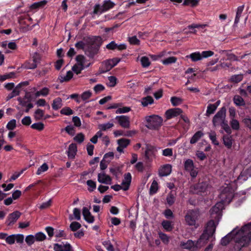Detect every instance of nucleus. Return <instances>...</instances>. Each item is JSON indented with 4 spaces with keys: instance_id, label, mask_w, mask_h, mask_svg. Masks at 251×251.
Here are the masks:
<instances>
[{
    "instance_id": "obj_26",
    "label": "nucleus",
    "mask_w": 251,
    "mask_h": 251,
    "mask_svg": "<svg viewBox=\"0 0 251 251\" xmlns=\"http://www.w3.org/2000/svg\"><path fill=\"white\" fill-rule=\"evenodd\" d=\"M244 5H242L238 7L236 10V16L234 20V24H237L239 22L240 17H241L242 14L244 9Z\"/></svg>"
},
{
    "instance_id": "obj_5",
    "label": "nucleus",
    "mask_w": 251,
    "mask_h": 251,
    "mask_svg": "<svg viewBox=\"0 0 251 251\" xmlns=\"http://www.w3.org/2000/svg\"><path fill=\"white\" fill-rule=\"evenodd\" d=\"M96 38L90 39L89 44L85 50V54L90 58H93L98 53L100 44L96 43Z\"/></svg>"
},
{
    "instance_id": "obj_43",
    "label": "nucleus",
    "mask_w": 251,
    "mask_h": 251,
    "mask_svg": "<svg viewBox=\"0 0 251 251\" xmlns=\"http://www.w3.org/2000/svg\"><path fill=\"white\" fill-rule=\"evenodd\" d=\"M45 126L41 122L34 123L31 126V128L38 131H42L44 129Z\"/></svg>"
},
{
    "instance_id": "obj_39",
    "label": "nucleus",
    "mask_w": 251,
    "mask_h": 251,
    "mask_svg": "<svg viewBox=\"0 0 251 251\" xmlns=\"http://www.w3.org/2000/svg\"><path fill=\"white\" fill-rule=\"evenodd\" d=\"M20 94V90L17 88L15 87L12 91V92L10 93L6 97V100L8 101L13 98L18 96Z\"/></svg>"
},
{
    "instance_id": "obj_10",
    "label": "nucleus",
    "mask_w": 251,
    "mask_h": 251,
    "mask_svg": "<svg viewBox=\"0 0 251 251\" xmlns=\"http://www.w3.org/2000/svg\"><path fill=\"white\" fill-rule=\"evenodd\" d=\"M182 110L179 108H174L167 110L165 112V116L167 120L180 115L182 113Z\"/></svg>"
},
{
    "instance_id": "obj_23",
    "label": "nucleus",
    "mask_w": 251,
    "mask_h": 251,
    "mask_svg": "<svg viewBox=\"0 0 251 251\" xmlns=\"http://www.w3.org/2000/svg\"><path fill=\"white\" fill-rule=\"evenodd\" d=\"M161 225L163 228L167 232L171 231L174 228L172 222L168 220H163L162 222Z\"/></svg>"
},
{
    "instance_id": "obj_44",
    "label": "nucleus",
    "mask_w": 251,
    "mask_h": 251,
    "mask_svg": "<svg viewBox=\"0 0 251 251\" xmlns=\"http://www.w3.org/2000/svg\"><path fill=\"white\" fill-rule=\"evenodd\" d=\"M171 102L173 106H176L182 103V99L178 97H173L171 98Z\"/></svg>"
},
{
    "instance_id": "obj_31",
    "label": "nucleus",
    "mask_w": 251,
    "mask_h": 251,
    "mask_svg": "<svg viewBox=\"0 0 251 251\" xmlns=\"http://www.w3.org/2000/svg\"><path fill=\"white\" fill-rule=\"evenodd\" d=\"M234 103L237 106H244L245 102L243 98L239 95H236L233 98Z\"/></svg>"
},
{
    "instance_id": "obj_46",
    "label": "nucleus",
    "mask_w": 251,
    "mask_h": 251,
    "mask_svg": "<svg viewBox=\"0 0 251 251\" xmlns=\"http://www.w3.org/2000/svg\"><path fill=\"white\" fill-rule=\"evenodd\" d=\"M176 60L177 59L176 57L172 56L162 60V63L165 65H167L175 63L176 61Z\"/></svg>"
},
{
    "instance_id": "obj_63",
    "label": "nucleus",
    "mask_w": 251,
    "mask_h": 251,
    "mask_svg": "<svg viewBox=\"0 0 251 251\" xmlns=\"http://www.w3.org/2000/svg\"><path fill=\"white\" fill-rule=\"evenodd\" d=\"M48 168V165L45 163L38 169L36 174L39 175L41 174L42 172H44L47 171Z\"/></svg>"
},
{
    "instance_id": "obj_29",
    "label": "nucleus",
    "mask_w": 251,
    "mask_h": 251,
    "mask_svg": "<svg viewBox=\"0 0 251 251\" xmlns=\"http://www.w3.org/2000/svg\"><path fill=\"white\" fill-rule=\"evenodd\" d=\"M195 167L193 161L191 159H186L184 162V170L189 172Z\"/></svg>"
},
{
    "instance_id": "obj_6",
    "label": "nucleus",
    "mask_w": 251,
    "mask_h": 251,
    "mask_svg": "<svg viewBox=\"0 0 251 251\" xmlns=\"http://www.w3.org/2000/svg\"><path fill=\"white\" fill-rule=\"evenodd\" d=\"M200 213L198 210H189L185 216V220L187 224L190 226H195L196 221Z\"/></svg>"
},
{
    "instance_id": "obj_24",
    "label": "nucleus",
    "mask_w": 251,
    "mask_h": 251,
    "mask_svg": "<svg viewBox=\"0 0 251 251\" xmlns=\"http://www.w3.org/2000/svg\"><path fill=\"white\" fill-rule=\"evenodd\" d=\"M187 58H191L193 62H196L202 59L201 53L199 51H196L191 53L186 56Z\"/></svg>"
},
{
    "instance_id": "obj_4",
    "label": "nucleus",
    "mask_w": 251,
    "mask_h": 251,
    "mask_svg": "<svg viewBox=\"0 0 251 251\" xmlns=\"http://www.w3.org/2000/svg\"><path fill=\"white\" fill-rule=\"evenodd\" d=\"M145 120L147 123L146 126L151 130H158L163 123V119L157 115L147 116Z\"/></svg>"
},
{
    "instance_id": "obj_64",
    "label": "nucleus",
    "mask_w": 251,
    "mask_h": 251,
    "mask_svg": "<svg viewBox=\"0 0 251 251\" xmlns=\"http://www.w3.org/2000/svg\"><path fill=\"white\" fill-rule=\"evenodd\" d=\"M244 125L251 129V118L250 117H246L244 118L242 121Z\"/></svg>"
},
{
    "instance_id": "obj_45",
    "label": "nucleus",
    "mask_w": 251,
    "mask_h": 251,
    "mask_svg": "<svg viewBox=\"0 0 251 251\" xmlns=\"http://www.w3.org/2000/svg\"><path fill=\"white\" fill-rule=\"evenodd\" d=\"M61 114L69 116L74 114V111L69 107H64L60 110Z\"/></svg>"
},
{
    "instance_id": "obj_2",
    "label": "nucleus",
    "mask_w": 251,
    "mask_h": 251,
    "mask_svg": "<svg viewBox=\"0 0 251 251\" xmlns=\"http://www.w3.org/2000/svg\"><path fill=\"white\" fill-rule=\"evenodd\" d=\"M216 225L213 220L209 221L206 224L202 233L198 240L199 244H206L210 239H215V233L216 231Z\"/></svg>"
},
{
    "instance_id": "obj_7",
    "label": "nucleus",
    "mask_w": 251,
    "mask_h": 251,
    "mask_svg": "<svg viewBox=\"0 0 251 251\" xmlns=\"http://www.w3.org/2000/svg\"><path fill=\"white\" fill-rule=\"evenodd\" d=\"M226 109L225 106H223L214 115L212 119L214 126H219L226 120Z\"/></svg>"
},
{
    "instance_id": "obj_53",
    "label": "nucleus",
    "mask_w": 251,
    "mask_h": 251,
    "mask_svg": "<svg viewBox=\"0 0 251 251\" xmlns=\"http://www.w3.org/2000/svg\"><path fill=\"white\" fill-rule=\"evenodd\" d=\"M84 135L82 133H79L74 138V140L80 144L84 141Z\"/></svg>"
},
{
    "instance_id": "obj_57",
    "label": "nucleus",
    "mask_w": 251,
    "mask_h": 251,
    "mask_svg": "<svg viewBox=\"0 0 251 251\" xmlns=\"http://www.w3.org/2000/svg\"><path fill=\"white\" fill-rule=\"evenodd\" d=\"M16 126V121L12 119L8 122L6 125V128L10 130H13Z\"/></svg>"
},
{
    "instance_id": "obj_21",
    "label": "nucleus",
    "mask_w": 251,
    "mask_h": 251,
    "mask_svg": "<svg viewBox=\"0 0 251 251\" xmlns=\"http://www.w3.org/2000/svg\"><path fill=\"white\" fill-rule=\"evenodd\" d=\"M203 135L204 134L201 130L197 131L191 138L190 144H194L196 143Z\"/></svg>"
},
{
    "instance_id": "obj_33",
    "label": "nucleus",
    "mask_w": 251,
    "mask_h": 251,
    "mask_svg": "<svg viewBox=\"0 0 251 251\" xmlns=\"http://www.w3.org/2000/svg\"><path fill=\"white\" fill-rule=\"evenodd\" d=\"M50 92V89L47 87H44L40 91H38L35 93V96L36 97L42 96L46 97L49 95Z\"/></svg>"
},
{
    "instance_id": "obj_52",
    "label": "nucleus",
    "mask_w": 251,
    "mask_h": 251,
    "mask_svg": "<svg viewBox=\"0 0 251 251\" xmlns=\"http://www.w3.org/2000/svg\"><path fill=\"white\" fill-rule=\"evenodd\" d=\"M34 236L37 241H43L46 239V235L42 232H37Z\"/></svg>"
},
{
    "instance_id": "obj_20",
    "label": "nucleus",
    "mask_w": 251,
    "mask_h": 251,
    "mask_svg": "<svg viewBox=\"0 0 251 251\" xmlns=\"http://www.w3.org/2000/svg\"><path fill=\"white\" fill-rule=\"evenodd\" d=\"M113 68V65H112L110 62L109 60L105 61L103 63L102 67L101 68H100L99 72L100 74H103L106 73L108 71H109L111 69Z\"/></svg>"
},
{
    "instance_id": "obj_8",
    "label": "nucleus",
    "mask_w": 251,
    "mask_h": 251,
    "mask_svg": "<svg viewBox=\"0 0 251 251\" xmlns=\"http://www.w3.org/2000/svg\"><path fill=\"white\" fill-rule=\"evenodd\" d=\"M21 215V212L18 211H15L10 213L6 221L5 224L8 226L13 225L17 220L20 218Z\"/></svg>"
},
{
    "instance_id": "obj_27",
    "label": "nucleus",
    "mask_w": 251,
    "mask_h": 251,
    "mask_svg": "<svg viewBox=\"0 0 251 251\" xmlns=\"http://www.w3.org/2000/svg\"><path fill=\"white\" fill-rule=\"evenodd\" d=\"M48 3L47 0H41L33 3L30 6L31 9H37L43 8Z\"/></svg>"
},
{
    "instance_id": "obj_17",
    "label": "nucleus",
    "mask_w": 251,
    "mask_h": 251,
    "mask_svg": "<svg viewBox=\"0 0 251 251\" xmlns=\"http://www.w3.org/2000/svg\"><path fill=\"white\" fill-rule=\"evenodd\" d=\"M82 215L85 220L88 223H93L94 222V217L92 215L89 210L87 207H83Z\"/></svg>"
},
{
    "instance_id": "obj_3",
    "label": "nucleus",
    "mask_w": 251,
    "mask_h": 251,
    "mask_svg": "<svg viewBox=\"0 0 251 251\" xmlns=\"http://www.w3.org/2000/svg\"><path fill=\"white\" fill-rule=\"evenodd\" d=\"M219 198L221 201L217 202L215 206L219 208L220 207L221 210L222 211L224 203H230L233 198V194L231 189L228 187L224 188L220 194Z\"/></svg>"
},
{
    "instance_id": "obj_18",
    "label": "nucleus",
    "mask_w": 251,
    "mask_h": 251,
    "mask_svg": "<svg viewBox=\"0 0 251 251\" xmlns=\"http://www.w3.org/2000/svg\"><path fill=\"white\" fill-rule=\"evenodd\" d=\"M77 152V146L75 143L71 144L68 148L67 155L70 159H74Z\"/></svg>"
},
{
    "instance_id": "obj_1",
    "label": "nucleus",
    "mask_w": 251,
    "mask_h": 251,
    "mask_svg": "<svg viewBox=\"0 0 251 251\" xmlns=\"http://www.w3.org/2000/svg\"><path fill=\"white\" fill-rule=\"evenodd\" d=\"M232 240L234 242L235 251H240L243 248L248 247L251 241V222L240 229L238 227L233 229L222 238L221 244L223 246H226Z\"/></svg>"
},
{
    "instance_id": "obj_56",
    "label": "nucleus",
    "mask_w": 251,
    "mask_h": 251,
    "mask_svg": "<svg viewBox=\"0 0 251 251\" xmlns=\"http://www.w3.org/2000/svg\"><path fill=\"white\" fill-rule=\"evenodd\" d=\"M25 241L26 244L30 246L34 243L35 241V236L33 235H28L25 237Z\"/></svg>"
},
{
    "instance_id": "obj_34",
    "label": "nucleus",
    "mask_w": 251,
    "mask_h": 251,
    "mask_svg": "<svg viewBox=\"0 0 251 251\" xmlns=\"http://www.w3.org/2000/svg\"><path fill=\"white\" fill-rule=\"evenodd\" d=\"M243 78V76L241 74L234 75H232L230 77L229 80L231 82L237 83H239L240 81H241L242 80Z\"/></svg>"
},
{
    "instance_id": "obj_50",
    "label": "nucleus",
    "mask_w": 251,
    "mask_h": 251,
    "mask_svg": "<svg viewBox=\"0 0 251 251\" xmlns=\"http://www.w3.org/2000/svg\"><path fill=\"white\" fill-rule=\"evenodd\" d=\"M230 124L231 128L233 130H237L240 128V125L239 122L234 119H232L230 122Z\"/></svg>"
},
{
    "instance_id": "obj_54",
    "label": "nucleus",
    "mask_w": 251,
    "mask_h": 251,
    "mask_svg": "<svg viewBox=\"0 0 251 251\" xmlns=\"http://www.w3.org/2000/svg\"><path fill=\"white\" fill-rule=\"evenodd\" d=\"M87 185L91 189L88 188V190L89 192H92L96 188V183L91 179H89L86 182Z\"/></svg>"
},
{
    "instance_id": "obj_25",
    "label": "nucleus",
    "mask_w": 251,
    "mask_h": 251,
    "mask_svg": "<svg viewBox=\"0 0 251 251\" xmlns=\"http://www.w3.org/2000/svg\"><path fill=\"white\" fill-rule=\"evenodd\" d=\"M154 100L152 97L148 96L145 97H143L141 99V104L143 106L146 107L149 104H151L153 103Z\"/></svg>"
},
{
    "instance_id": "obj_14",
    "label": "nucleus",
    "mask_w": 251,
    "mask_h": 251,
    "mask_svg": "<svg viewBox=\"0 0 251 251\" xmlns=\"http://www.w3.org/2000/svg\"><path fill=\"white\" fill-rule=\"evenodd\" d=\"M211 217L216 220H219L222 217L221 208L216 206H213L210 210Z\"/></svg>"
},
{
    "instance_id": "obj_61",
    "label": "nucleus",
    "mask_w": 251,
    "mask_h": 251,
    "mask_svg": "<svg viewBox=\"0 0 251 251\" xmlns=\"http://www.w3.org/2000/svg\"><path fill=\"white\" fill-rule=\"evenodd\" d=\"M113 158L114 153L113 152H109L104 155L103 159L107 161V162H110Z\"/></svg>"
},
{
    "instance_id": "obj_19",
    "label": "nucleus",
    "mask_w": 251,
    "mask_h": 251,
    "mask_svg": "<svg viewBox=\"0 0 251 251\" xmlns=\"http://www.w3.org/2000/svg\"><path fill=\"white\" fill-rule=\"evenodd\" d=\"M155 148L151 145H147L145 151V157L147 160H150L154 156Z\"/></svg>"
},
{
    "instance_id": "obj_11",
    "label": "nucleus",
    "mask_w": 251,
    "mask_h": 251,
    "mask_svg": "<svg viewBox=\"0 0 251 251\" xmlns=\"http://www.w3.org/2000/svg\"><path fill=\"white\" fill-rule=\"evenodd\" d=\"M199 243L198 240L194 241L192 240H188L186 242L182 241L180 243V246L183 249L191 250L198 248Z\"/></svg>"
},
{
    "instance_id": "obj_22",
    "label": "nucleus",
    "mask_w": 251,
    "mask_h": 251,
    "mask_svg": "<svg viewBox=\"0 0 251 251\" xmlns=\"http://www.w3.org/2000/svg\"><path fill=\"white\" fill-rule=\"evenodd\" d=\"M224 135L223 137V144L228 149H230L232 145V140L231 136Z\"/></svg>"
},
{
    "instance_id": "obj_48",
    "label": "nucleus",
    "mask_w": 251,
    "mask_h": 251,
    "mask_svg": "<svg viewBox=\"0 0 251 251\" xmlns=\"http://www.w3.org/2000/svg\"><path fill=\"white\" fill-rule=\"evenodd\" d=\"M114 126V124L111 123H107L103 124L99 126V128L101 130L105 131L107 129H110Z\"/></svg>"
},
{
    "instance_id": "obj_9",
    "label": "nucleus",
    "mask_w": 251,
    "mask_h": 251,
    "mask_svg": "<svg viewBox=\"0 0 251 251\" xmlns=\"http://www.w3.org/2000/svg\"><path fill=\"white\" fill-rule=\"evenodd\" d=\"M115 120L117 121L118 124L122 127L125 128H128L130 126L129 117L125 115L117 116Z\"/></svg>"
},
{
    "instance_id": "obj_35",
    "label": "nucleus",
    "mask_w": 251,
    "mask_h": 251,
    "mask_svg": "<svg viewBox=\"0 0 251 251\" xmlns=\"http://www.w3.org/2000/svg\"><path fill=\"white\" fill-rule=\"evenodd\" d=\"M44 116V111L41 109H37L34 112V118L36 120H41Z\"/></svg>"
},
{
    "instance_id": "obj_47",
    "label": "nucleus",
    "mask_w": 251,
    "mask_h": 251,
    "mask_svg": "<svg viewBox=\"0 0 251 251\" xmlns=\"http://www.w3.org/2000/svg\"><path fill=\"white\" fill-rule=\"evenodd\" d=\"M198 3L199 1L198 0H184L183 3V5H190L192 7H195L198 4Z\"/></svg>"
},
{
    "instance_id": "obj_55",
    "label": "nucleus",
    "mask_w": 251,
    "mask_h": 251,
    "mask_svg": "<svg viewBox=\"0 0 251 251\" xmlns=\"http://www.w3.org/2000/svg\"><path fill=\"white\" fill-rule=\"evenodd\" d=\"M81 226L80 224L77 222H73L70 225V229L73 231H76L79 229Z\"/></svg>"
},
{
    "instance_id": "obj_59",
    "label": "nucleus",
    "mask_w": 251,
    "mask_h": 251,
    "mask_svg": "<svg viewBox=\"0 0 251 251\" xmlns=\"http://www.w3.org/2000/svg\"><path fill=\"white\" fill-rule=\"evenodd\" d=\"M63 130L72 136L75 134V129L72 126H67Z\"/></svg>"
},
{
    "instance_id": "obj_60",
    "label": "nucleus",
    "mask_w": 251,
    "mask_h": 251,
    "mask_svg": "<svg viewBox=\"0 0 251 251\" xmlns=\"http://www.w3.org/2000/svg\"><path fill=\"white\" fill-rule=\"evenodd\" d=\"M128 41L129 43L133 45H139L140 41L136 36H133L129 37Z\"/></svg>"
},
{
    "instance_id": "obj_16",
    "label": "nucleus",
    "mask_w": 251,
    "mask_h": 251,
    "mask_svg": "<svg viewBox=\"0 0 251 251\" xmlns=\"http://www.w3.org/2000/svg\"><path fill=\"white\" fill-rule=\"evenodd\" d=\"M98 180L99 182L101 183L110 184H111L112 179L109 176L106 175L104 173H103L98 174Z\"/></svg>"
},
{
    "instance_id": "obj_13",
    "label": "nucleus",
    "mask_w": 251,
    "mask_h": 251,
    "mask_svg": "<svg viewBox=\"0 0 251 251\" xmlns=\"http://www.w3.org/2000/svg\"><path fill=\"white\" fill-rule=\"evenodd\" d=\"M172 171V166L170 164L163 165L159 170V175L161 176H165L169 175Z\"/></svg>"
},
{
    "instance_id": "obj_36",
    "label": "nucleus",
    "mask_w": 251,
    "mask_h": 251,
    "mask_svg": "<svg viewBox=\"0 0 251 251\" xmlns=\"http://www.w3.org/2000/svg\"><path fill=\"white\" fill-rule=\"evenodd\" d=\"M219 126L228 134H230L232 132L231 129L228 125L227 121L225 120Z\"/></svg>"
},
{
    "instance_id": "obj_30",
    "label": "nucleus",
    "mask_w": 251,
    "mask_h": 251,
    "mask_svg": "<svg viewBox=\"0 0 251 251\" xmlns=\"http://www.w3.org/2000/svg\"><path fill=\"white\" fill-rule=\"evenodd\" d=\"M115 5L114 3L110 1V0H106L104 1V3L102 6V11H106L111 8H112Z\"/></svg>"
},
{
    "instance_id": "obj_49",
    "label": "nucleus",
    "mask_w": 251,
    "mask_h": 251,
    "mask_svg": "<svg viewBox=\"0 0 251 251\" xmlns=\"http://www.w3.org/2000/svg\"><path fill=\"white\" fill-rule=\"evenodd\" d=\"M130 143V140L127 139L121 138L118 140V144L123 148H126Z\"/></svg>"
},
{
    "instance_id": "obj_15",
    "label": "nucleus",
    "mask_w": 251,
    "mask_h": 251,
    "mask_svg": "<svg viewBox=\"0 0 251 251\" xmlns=\"http://www.w3.org/2000/svg\"><path fill=\"white\" fill-rule=\"evenodd\" d=\"M131 175L130 173L125 174L124 180L122 182L123 190L124 191H126L129 189L131 181Z\"/></svg>"
},
{
    "instance_id": "obj_38",
    "label": "nucleus",
    "mask_w": 251,
    "mask_h": 251,
    "mask_svg": "<svg viewBox=\"0 0 251 251\" xmlns=\"http://www.w3.org/2000/svg\"><path fill=\"white\" fill-rule=\"evenodd\" d=\"M216 109V106L212 104H209L207 107L205 115L209 117L210 115L214 114Z\"/></svg>"
},
{
    "instance_id": "obj_41",
    "label": "nucleus",
    "mask_w": 251,
    "mask_h": 251,
    "mask_svg": "<svg viewBox=\"0 0 251 251\" xmlns=\"http://www.w3.org/2000/svg\"><path fill=\"white\" fill-rule=\"evenodd\" d=\"M23 66L26 69H34L37 67V64H35V62H32L31 60H29L26 61Z\"/></svg>"
},
{
    "instance_id": "obj_40",
    "label": "nucleus",
    "mask_w": 251,
    "mask_h": 251,
    "mask_svg": "<svg viewBox=\"0 0 251 251\" xmlns=\"http://www.w3.org/2000/svg\"><path fill=\"white\" fill-rule=\"evenodd\" d=\"M142 66L143 68H147L151 65V62L148 57L144 56H142L140 59Z\"/></svg>"
},
{
    "instance_id": "obj_42",
    "label": "nucleus",
    "mask_w": 251,
    "mask_h": 251,
    "mask_svg": "<svg viewBox=\"0 0 251 251\" xmlns=\"http://www.w3.org/2000/svg\"><path fill=\"white\" fill-rule=\"evenodd\" d=\"M159 238L164 244H168L169 242V238L167 235L161 231L158 232Z\"/></svg>"
},
{
    "instance_id": "obj_32",
    "label": "nucleus",
    "mask_w": 251,
    "mask_h": 251,
    "mask_svg": "<svg viewBox=\"0 0 251 251\" xmlns=\"http://www.w3.org/2000/svg\"><path fill=\"white\" fill-rule=\"evenodd\" d=\"M176 197L175 194L171 191L170 192L166 198V201L169 206L172 205L175 202Z\"/></svg>"
},
{
    "instance_id": "obj_12",
    "label": "nucleus",
    "mask_w": 251,
    "mask_h": 251,
    "mask_svg": "<svg viewBox=\"0 0 251 251\" xmlns=\"http://www.w3.org/2000/svg\"><path fill=\"white\" fill-rule=\"evenodd\" d=\"M208 183L207 181L199 182L194 186L195 190L197 194L202 195L205 192L208 188Z\"/></svg>"
},
{
    "instance_id": "obj_51",
    "label": "nucleus",
    "mask_w": 251,
    "mask_h": 251,
    "mask_svg": "<svg viewBox=\"0 0 251 251\" xmlns=\"http://www.w3.org/2000/svg\"><path fill=\"white\" fill-rule=\"evenodd\" d=\"M157 189L158 183L155 180H154L151 183V185L150 189V194H155L157 192Z\"/></svg>"
},
{
    "instance_id": "obj_62",
    "label": "nucleus",
    "mask_w": 251,
    "mask_h": 251,
    "mask_svg": "<svg viewBox=\"0 0 251 251\" xmlns=\"http://www.w3.org/2000/svg\"><path fill=\"white\" fill-rule=\"evenodd\" d=\"M103 245L108 251H114V247L109 240L105 241L102 243Z\"/></svg>"
},
{
    "instance_id": "obj_58",
    "label": "nucleus",
    "mask_w": 251,
    "mask_h": 251,
    "mask_svg": "<svg viewBox=\"0 0 251 251\" xmlns=\"http://www.w3.org/2000/svg\"><path fill=\"white\" fill-rule=\"evenodd\" d=\"M248 176L245 172L244 171H243L241 172L240 175L238 176L237 178V180L240 181V183H242L243 182L246 181L248 178Z\"/></svg>"
},
{
    "instance_id": "obj_28",
    "label": "nucleus",
    "mask_w": 251,
    "mask_h": 251,
    "mask_svg": "<svg viewBox=\"0 0 251 251\" xmlns=\"http://www.w3.org/2000/svg\"><path fill=\"white\" fill-rule=\"evenodd\" d=\"M62 99L59 97L55 99L52 103V109L54 110H57L60 108L62 106Z\"/></svg>"
},
{
    "instance_id": "obj_37",
    "label": "nucleus",
    "mask_w": 251,
    "mask_h": 251,
    "mask_svg": "<svg viewBox=\"0 0 251 251\" xmlns=\"http://www.w3.org/2000/svg\"><path fill=\"white\" fill-rule=\"evenodd\" d=\"M73 76V73L71 71H69L67 72L65 76H60V81L61 82L69 81Z\"/></svg>"
}]
</instances>
